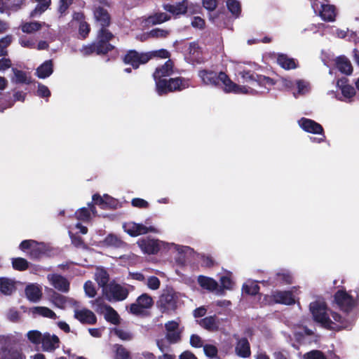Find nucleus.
<instances>
[{
  "mask_svg": "<svg viewBox=\"0 0 359 359\" xmlns=\"http://www.w3.org/2000/svg\"><path fill=\"white\" fill-rule=\"evenodd\" d=\"M241 78L248 83H256V76L257 74L251 70H243L239 73Z\"/></svg>",
  "mask_w": 359,
  "mask_h": 359,
  "instance_id": "49",
  "label": "nucleus"
},
{
  "mask_svg": "<svg viewBox=\"0 0 359 359\" xmlns=\"http://www.w3.org/2000/svg\"><path fill=\"white\" fill-rule=\"evenodd\" d=\"M236 354L241 358H248L250 356V345L247 338H241L236 346Z\"/></svg>",
  "mask_w": 359,
  "mask_h": 359,
  "instance_id": "24",
  "label": "nucleus"
},
{
  "mask_svg": "<svg viewBox=\"0 0 359 359\" xmlns=\"http://www.w3.org/2000/svg\"><path fill=\"white\" fill-rule=\"evenodd\" d=\"M165 337L170 344H175L181 340L180 333L177 331L168 332Z\"/></svg>",
  "mask_w": 359,
  "mask_h": 359,
  "instance_id": "61",
  "label": "nucleus"
},
{
  "mask_svg": "<svg viewBox=\"0 0 359 359\" xmlns=\"http://www.w3.org/2000/svg\"><path fill=\"white\" fill-rule=\"evenodd\" d=\"M256 83L261 87H271L276 83L274 79L264 75L258 74L256 76Z\"/></svg>",
  "mask_w": 359,
  "mask_h": 359,
  "instance_id": "41",
  "label": "nucleus"
},
{
  "mask_svg": "<svg viewBox=\"0 0 359 359\" xmlns=\"http://www.w3.org/2000/svg\"><path fill=\"white\" fill-rule=\"evenodd\" d=\"M50 299L52 302L58 308L63 309L65 308L67 299L65 296L57 293V292L52 290V293L50 294Z\"/></svg>",
  "mask_w": 359,
  "mask_h": 359,
  "instance_id": "36",
  "label": "nucleus"
},
{
  "mask_svg": "<svg viewBox=\"0 0 359 359\" xmlns=\"http://www.w3.org/2000/svg\"><path fill=\"white\" fill-rule=\"evenodd\" d=\"M125 231L132 237L146 234L149 232L156 233V229L154 226H147L142 224L128 222L123 226Z\"/></svg>",
  "mask_w": 359,
  "mask_h": 359,
  "instance_id": "10",
  "label": "nucleus"
},
{
  "mask_svg": "<svg viewBox=\"0 0 359 359\" xmlns=\"http://www.w3.org/2000/svg\"><path fill=\"white\" fill-rule=\"evenodd\" d=\"M334 302L344 312L349 313L355 306L354 298L344 290H339L334 294Z\"/></svg>",
  "mask_w": 359,
  "mask_h": 359,
  "instance_id": "8",
  "label": "nucleus"
},
{
  "mask_svg": "<svg viewBox=\"0 0 359 359\" xmlns=\"http://www.w3.org/2000/svg\"><path fill=\"white\" fill-rule=\"evenodd\" d=\"M27 338L30 342L39 345L41 344L43 335L39 330H31L27 332Z\"/></svg>",
  "mask_w": 359,
  "mask_h": 359,
  "instance_id": "46",
  "label": "nucleus"
},
{
  "mask_svg": "<svg viewBox=\"0 0 359 359\" xmlns=\"http://www.w3.org/2000/svg\"><path fill=\"white\" fill-rule=\"evenodd\" d=\"M310 311L313 315V320L320 323L322 327L329 330L339 331L343 325H335L327 313V304L323 302L316 301L309 305Z\"/></svg>",
  "mask_w": 359,
  "mask_h": 359,
  "instance_id": "3",
  "label": "nucleus"
},
{
  "mask_svg": "<svg viewBox=\"0 0 359 359\" xmlns=\"http://www.w3.org/2000/svg\"><path fill=\"white\" fill-rule=\"evenodd\" d=\"M173 62L168 60L164 65L157 67L153 74L156 82V90L159 95L181 91L189 87V79L179 76L169 79H163L172 73Z\"/></svg>",
  "mask_w": 359,
  "mask_h": 359,
  "instance_id": "2",
  "label": "nucleus"
},
{
  "mask_svg": "<svg viewBox=\"0 0 359 359\" xmlns=\"http://www.w3.org/2000/svg\"><path fill=\"white\" fill-rule=\"evenodd\" d=\"M169 34L170 32L168 30L160 28H155L149 31L147 33V36L149 38L164 39L166 38Z\"/></svg>",
  "mask_w": 359,
  "mask_h": 359,
  "instance_id": "45",
  "label": "nucleus"
},
{
  "mask_svg": "<svg viewBox=\"0 0 359 359\" xmlns=\"http://www.w3.org/2000/svg\"><path fill=\"white\" fill-rule=\"evenodd\" d=\"M336 65L338 70L346 75H350L353 72V67L350 60L345 56H339L336 60Z\"/></svg>",
  "mask_w": 359,
  "mask_h": 359,
  "instance_id": "26",
  "label": "nucleus"
},
{
  "mask_svg": "<svg viewBox=\"0 0 359 359\" xmlns=\"http://www.w3.org/2000/svg\"><path fill=\"white\" fill-rule=\"evenodd\" d=\"M278 64L285 69H292L297 67L293 58L288 57L286 55L280 54L277 57Z\"/></svg>",
  "mask_w": 359,
  "mask_h": 359,
  "instance_id": "34",
  "label": "nucleus"
},
{
  "mask_svg": "<svg viewBox=\"0 0 359 359\" xmlns=\"http://www.w3.org/2000/svg\"><path fill=\"white\" fill-rule=\"evenodd\" d=\"M340 81L337 82L338 86L340 87L342 95L347 98H351L355 95V88L351 85H340Z\"/></svg>",
  "mask_w": 359,
  "mask_h": 359,
  "instance_id": "48",
  "label": "nucleus"
},
{
  "mask_svg": "<svg viewBox=\"0 0 359 359\" xmlns=\"http://www.w3.org/2000/svg\"><path fill=\"white\" fill-rule=\"evenodd\" d=\"M154 305L152 297L147 293L140 295L135 303L130 306V312L135 316H140L144 313V310L150 309Z\"/></svg>",
  "mask_w": 359,
  "mask_h": 359,
  "instance_id": "9",
  "label": "nucleus"
},
{
  "mask_svg": "<svg viewBox=\"0 0 359 359\" xmlns=\"http://www.w3.org/2000/svg\"><path fill=\"white\" fill-rule=\"evenodd\" d=\"M60 339L55 334L50 335L46 332L43 334L41 344L44 351H53L60 346Z\"/></svg>",
  "mask_w": 359,
  "mask_h": 359,
  "instance_id": "16",
  "label": "nucleus"
},
{
  "mask_svg": "<svg viewBox=\"0 0 359 359\" xmlns=\"http://www.w3.org/2000/svg\"><path fill=\"white\" fill-rule=\"evenodd\" d=\"M170 19V16L167 13L158 12L149 15L146 22L148 25H156L168 21Z\"/></svg>",
  "mask_w": 359,
  "mask_h": 359,
  "instance_id": "31",
  "label": "nucleus"
},
{
  "mask_svg": "<svg viewBox=\"0 0 359 359\" xmlns=\"http://www.w3.org/2000/svg\"><path fill=\"white\" fill-rule=\"evenodd\" d=\"M224 86V90L226 93H236L241 91L240 86L233 83L229 76L223 72L219 73V86Z\"/></svg>",
  "mask_w": 359,
  "mask_h": 359,
  "instance_id": "19",
  "label": "nucleus"
},
{
  "mask_svg": "<svg viewBox=\"0 0 359 359\" xmlns=\"http://www.w3.org/2000/svg\"><path fill=\"white\" fill-rule=\"evenodd\" d=\"M114 334L121 340L130 341L133 339V334L122 329L114 328Z\"/></svg>",
  "mask_w": 359,
  "mask_h": 359,
  "instance_id": "56",
  "label": "nucleus"
},
{
  "mask_svg": "<svg viewBox=\"0 0 359 359\" xmlns=\"http://www.w3.org/2000/svg\"><path fill=\"white\" fill-rule=\"evenodd\" d=\"M25 292L27 298L32 302H39L42 297L41 290L34 284L28 285L25 287Z\"/></svg>",
  "mask_w": 359,
  "mask_h": 359,
  "instance_id": "27",
  "label": "nucleus"
},
{
  "mask_svg": "<svg viewBox=\"0 0 359 359\" xmlns=\"http://www.w3.org/2000/svg\"><path fill=\"white\" fill-rule=\"evenodd\" d=\"M13 72L15 75V82L16 83L29 84L32 83L31 77L27 76V74L25 72L19 70L16 68H13Z\"/></svg>",
  "mask_w": 359,
  "mask_h": 359,
  "instance_id": "37",
  "label": "nucleus"
},
{
  "mask_svg": "<svg viewBox=\"0 0 359 359\" xmlns=\"http://www.w3.org/2000/svg\"><path fill=\"white\" fill-rule=\"evenodd\" d=\"M16 290L15 283L8 278H0V292L5 295H11Z\"/></svg>",
  "mask_w": 359,
  "mask_h": 359,
  "instance_id": "29",
  "label": "nucleus"
},
{
  "mask_svg": "<svg viewBox=\"0 0 359 359\" xmlns=\"http://www.w3.org/2000/svg\"><path fill=\"white\" fill-rule=\"evenodd\" d=\"M95 25L98 27L95 40L84 45L80 53L84 57L93 55L106 56L109 53L116 50V46L111 42L115 35L108 29L111 25L112 19L108 10L100 5H94L92 8Z\"/></svg>",
  "mask_w": 359,
  "mask_h": 359,
  "instance_id": "1",
  "label": "nucleus"
},
{
  "mask_svg": "<svg viewBox=\"0 0 359 359\" xmlns=\"http://www.w3.org/2000/svg\"><path fill=\"white\" fill-rule=\"evenodd\" d=\"M70 238H71L72 244L74 247H76L77 248H84V249L87 248L86 245L84 243L83 239L80 236L71 233Z\"/></svg>",
  "mask_w": 359,
  "mask_h": 359,
  "instance_id": "55",
  "label": "nucleus"
},
{
  "mask_svg": "<svg viewBox=\"0 0 359 359\" xmlns=\"http://www.w3.org/2000/svg\"><path fill=\"white\" fill-rule=\"evenodd\" d=\"M259 286L255 283H252L250 285L244 284L243 285V292L251 296L257 295L259 293Z\"/></svg>",
  "mask_w": 359,
  "mask_h": 359,
  "instance_id": "50",
  "label": "nucleus"
},
{
  "mask_svg": "<svg viewBox=\"0 0 359 359\" xmlns=\"http://www.w3.org/2000/svg\"><path fill=\"white\" fill-rule=\"evenodd\" d=\"M178 297L172 289L163 290L156 302L158 309L162 313H170L177 306Z\"/></svg>",
  "mask_w": 359,
  "mask_h": 359,
  "instance_id": "4",
  "label": "nucleus"
},
{
  "mask_svg": "<svg viewBox=\"0 0 359 359\" xmlns=\"http://www.w3.org/2000/svg\"><path fill=\"white\" fill-rule=\"evenodd\" d=\"M221 286L223 289L231 290L233 287V283L231 278L227 276H223L220 278Z\"/></svg>",
  "mask_w": 359,
  "mask_h": 359,
  "instance_id": "64",
  "label": "nucleus"
},
{
  "mask_svg": "<svg viewBox=\"0 0 359 359\" xmlns=\"http://www.w3.org/2000/svg\"><path fill=\"white\" fill-rule=\"evenodd\" d=\"M299 125L304 131L307 133L322 135V137L320 138L311 137L312 142L320 143L323 142L324 139L325 138L323 126L315 121L303 117L299 121Z\"/></svg>",
  "mask_w": 359,
  "mask_h": 359,
  "instance_id": "7",
  "label": "nucleus"
},
{
  "mask_svg": "<svg viewBox=\"0 0 359 359\" xmlns=\"http://www.w3.org/2000/svg\"><path fill=\"white\" fill-rule=\"evenodd\" d=\"M198 76L205 85L219 86V74L208 69H201L198 72Z\"/></svg>",
  "mask_w": 359,
  "mask_h": 359,
  "instance_id": "18",
  "label": "nucleus"
},
{
  "mask_svg": "<svg viewBox=\"0 0 359 359\" xmlns=\"http://www.w3.org/2000/svg\"><path fill=\"white\" fill-rule=\"evenodd\" d=\"M76 216L79 220H88L90 217V210L87 208H81L76 212Z\"/></svg>",
  "mask_w": 359,
  "mask_h": 359,
  "instance_id": "59",
  "label": "nucleus"
},
{
  "mask_svg": "<svg viewBox=\"0 0 359 359\" xmlns=\"http://www.w3.org/2000/svg\"><path fill=\"white\" fill-rule=\"evenodd\" d=\"M109 280L108 273L104 269H101L96 273V281L102 287H105Z\"/></svg>",
  "mask_w": 359,
  "mask_h": 359,
  "instance_id": "42",
  "label": "nucleus"
},
{
  "mask_svg": "<svg viewBox=\"0 0 359 359\" xmlns=\"http://www.w3.org/2000/svg\"><path fill=\"white\" fill-rule=\"evenodd\" d=\"M51 95V93L48 88L41 83H39L37 95L42 98H48Z\"/></svg>",
  "mask_w": 359,
  "mask_h": 359,
  "instance_id": "60",
  "label": "nucleus"
},
{
  "mask_svg": "<svg viewBox=\"0 0 359 359\" xmlns=\"http://www.w3.org/2000/svg\"><path fill=\"white\" fill-rule=\"evenodd\" d=\"M51 285L57 290L62 292H68L70 290V283L64 276L60 274H53L48 278Z\"/></svg>",
  "mask_w": 359,
  "mask_h": 359,
  "instance_id": "17",
  "label": "nucleus"
},
{
  "mask_svg": "<svg viewBox=\"0 0 359 359\" xmlns=\"http://www.w3.org/2000/svg\"><path fill=\"white\" fill-rule=\"evenodd\" d=\"M24 0H0V13L8 11H17L21 8Z\"/></svg>",
  "mask_w": 359,
  "mask_h": 359,
  "instance_id": "23",
  "label": "nucleus"
},
{
  "mask_svg": "<svg viewBox=\"0 0 359 359\" xmlns=\"http://www.w3.org/2000/svg\"><path fill=\"white\" fill-rule=\"evenodd\" d=\"M84 290L86 292V294L89 297H94L96 294V290L95 288V286L90 280H88L84 284Z\"/></svg>",
  "mask_w": 359,
  "mask_h": 359,
  "instance_id": "58",
  "label": "nucleus"
},
{
  "mask_svg": "<svg viewBox=\"0 0 359 359\" xmlns=\"http://www.w3.org/2000/svg\"><path fill=\"white\" fill-rule=\"evenodd\" d=\"M267 285L277 286L283 284H292V277L290 273L287 271H280L276 273L273 276H270L267 280H264Z\"/></svg>",
  "mask_w": 359,
  "mask_h": 359,
  "instance_id": "13",
  "label": "nucleus"
},
{
  "mask_svg": "<svg viewBox=\"0 0 359 359\" xmlns=\"http://www.w3.org/2000/svg\"><path fill=\"white\" fill-rule=\"evenodd\" d=\"M139 245L142 250L148 255L157 254L160 250V246L157 240H142L139 242Z\"/></svg>",
  "mask_w": 359,
  "mask_h": 359,
  "instance_id": "21",
  "label": "nucleus"
},
{
  "mask_svg": "<svg viewBox=\"0 0 359 359\" xmlns=\"http://www.w3.org/2000/svg\"><path fill=\"white\" fill-rule=\"evenodd\" d=\"M304 359H327L325 353L320 350H312L304 355Z\"/></svg>",
  "mask_w": 359,
  "mask_h": 359,
  "instance_id": "51",
  "label": "nucleus"
},
{
  "mask_svg": "<svg viewBox=\"0 0 359 359\" xmlns=\"http://www.w3.org/2000/svg\"><path fill=\"white\" fill-rule=\"evenodd\" d=\"M74 318L82 324L95 325L97 323L96 316L88 309L75 310Z\"/></svg>",
  "mask_w": 359,
  "mask_h": 359,
  "instance_id": "15",
  "label": "nucleus"
},
{
  "mask_svg": "<svg viewBox=\"0 0 359 359\" xmlns=\"http://www.w3.org/2000/svg\"><path fill=\"white\" fill-rule=\"evenodd\" d=\"M34 311L37 314L43 317L55 319L56 318L55 313L48 307L37 306L34 308Z\"/></svg>",
  "mask_w": 359,
  "mask_h": 359,
  "instance_id": "44",
  "label": "nucleus"
},
{
  "mask_svg": "<svg viewBox=\"0 0 359 359\" xmlns=\"http://www.w3.org/2000/svg\"><path fill=\"white\" fill-rule=\"evenodd\" d=\"M270 298L276 304L292 305L295 303L293 293L291 291L276 290L272 292Z\"/></svg>",
  "mask_w": 359,
  "mask_h": 359,
  "instance_id": "12",
  "label": "nucleus"
},
{
  "mask_svg": "<svg viewBox=\"0 0 359 359\" xmlns=\"http://www.w3.org/2000/svg\"><path fill=\"white\" fill-rule=\"evenodd\" d=\"M147 55H149V60L153 57H159L163 59L169 58L170 57V53L166 49H160L158 50H153L147 52Z\"/></svg>",
  "mask_w": 359,
  "mask_h": 359,
  "instance_id": "47",
  "label": "nucleus"
},
{
  "mask_svg": "<svg viewBox=\"0 0 359 359\" xmlns=\"http://www.w3.org/2000/svg\"><path fill=\"white\" fill-rule=\"evenodd\" d=\"M53 72V63L52 60H46L36 70V75L39 79H46Z\"/></svg>",
  "mask_w": 359,
  "mask_h": 359,
  "instance_id": "25",
  "label": "nucleus"
},
{
  "mask_svg": "<svg viewBox=\"0 0 359 359\" xmlns=\"http://www.w3.org/2000/svg\"><path fill=\"white\" fill-rule=\"evenodd\" d=\"M188 50L189 55H191L192 58L197 63H201L203 62L202 50L197 41H192L189 43Z\"/></svg>",
  "mask_w": 359,
  "mask_h": 359,
  "instance_id": "30",
  "label": "nucleus"
},
{
  "mask_svg": "<svg viewBox=\"0 0 359 359\" xmlns=\"http://www.w3.org/2000/svg\"><path fill=\"white\" fill-rule=\"evenodd\" d=\"M131 204L135 208L146 209L149 207V203L144 199L140 198H135L132 200Z\"/></svg>",
  "mask_w": 359,
  "mask_h": 359,
  "instance_id": "62",
  "label": "nucleus"
},
{
  "mask_svg": "<svg viewBox=\"0 0 359 359\" xmlns=\"http://www.w3.org/2000/svg\"><path fill=\"white\" fill-rule=\"evenodd\" d=\"M93 203L98 205L101 209L106 210L104 195L101 196L99 194H95L92 197Z\"/></svg>",
  "mask_w": 359,
  "mask_h": 359,
  "instance_id": "63",
  "label": "nucleus"
},
{
  "mask_svg": "<svg viewBox=\"0 0 359 359\" xmlns=\"http://www.w3.org/2000/svg\"><path fill=\"white\" fill-rule=\"evenodd\" d=\"M164 10L171 13L175 18H177L181 15L187 14L189 10V3H185L184 1L177 2L175 4H165L163 6Z\"/></svg>",
  "mask_w": 359,
  "mask_h": 359,
  "instance_id": "14",
  "label": "nucleus"
},
{
  "mask_svg": "<svg viewBox=\"0 0 359 359\" xmlns=\"http://www.w3.org/2000/svg\"><path fill=\"white\" fill-rule=\"evenodd\" d=\"M106 313L104 314V319L115 325H118L120 324V316L118 314L117 311H115L111 306L105 305L104 306Z\"/></svg>",
  "mask_w": 359,
  "mask_h": 359,
  "instance_id": "32",
  "label": "nucleus"
},
{
  "mask_svg": "<svg viewBox=\"0 0 359 359\" xmlns=\"http://www.w3.org/2000/svg\"><path fill=\"white\" fill-rule=\"evenodd\" d=\"M198 324L201 327L209 332H217L219 330V320L217 317L214 316H210L201 319L198 321Z\"/></svg>",
  "mask_w": 359,
  "mask_h": 359,
  "instance_id": "20",
  "label": "nucleus"
},
{
  "mask_svg": "<svg viewBox=\"0 0 359 359\" xmlns=\"http://www.w3.org/2000/svg\"><path fill=\"white\" fill-rule=\"evenodd\" d=\"M19 248L23 252L29 250V257L34 260L41 259L48 251V247L44 243H39L34 240H24Z\"/></svg>",
  "mask_w": 359,
  "mask_h": 359,
  "instance_id": "5",
  "label": "nucleus"
},
{
  "mask_svg": "<svg viewBox=\"0 0 359 359\" xmlns=\"http://www.w3.org/2000/svg\"><path fill=\"white\" fill-rule=\"evenodd\" d=\"M198 283L203 289L211 292L215 290L218 287V283L215 280L202 275L198 277Z\"/></svg>",
  "mask_w": 359,
  "mask_h": 359,
  "instance_id": "28",
  "label": "nucleus"
},
{
  "mask_svg": "<svg viewBox=\"0 0 359 359\" xmlns=\"http://www.w3.org/2000/svg\"><path fill=\"white\" fill-rule=\"evenodd\" d=\"M114 359H132L130 352L123 345L116 344L113 346Z\"/></svg>",
  "mask_w": 359,
  "mask_h": 359,
  "instance_id": "35",
  "label": "nucleus"
},
{
  "mask_svg": "<svg viewBox=\"0 0 359 359\" xmlns=\"http://www.w3.org/2000/svg\"><path fill=\"white\" fill-rule=\"evenodd\" d=\"M15 103L10 93L2 95L0 97V112H3L5 109L11 108Z\"/></svg>",
  "mask_w": 359,
  "mask_h": 359,
  "instance_id": "39",
  "label": "nucleus"
},
{
  "mask_svg": "<svg viewBox=\"0 0 359 359\" xmlns=\"http://www.w3.org/2000/svg\"><path fill=\"white\" fill-rule=\"evenodd\" d=\"M104 242L106 245L116 248H123L126 245V243L120 237L113 233L107 235Z\"/></svg>",
  "mask_w": 359,
  "mask_h": 359,
  "instance_id": "33",
  "label": "nucleus"
},
{
  "mask_svg": "<svg viewBox=\"0 0 359 359\" xmlns=\"http://www.w3.org/2000/svg\"><path fill=\"white\" fill-rule=\"evenodd\" d=\"M161 285L160 280L158 277L151 276L149 277L147 281V287L153 290H156L159 288Z\"/></svg>",
  "mask_w": 359,
  "mask_h": 359,
  "instance_id": "57",
  "label": "nucleus"
},
{
  "mask_svg": "<svg viewBox=\"0 0 359 359\" xmlns=\"http://www.w3.org/2000/svg\"><path fill=\"white\" fill-rule=\"evenodd\" d=\"M105 293L107 298L111 300L119 302L126 299L128 296L127 288L119 284H111L105 288Z\"/></svg>",
  "mask_w": 359,
  "mask_h": 359,
  "instance_id": "11",
  "label": "nucleus"
},
{
  "mask_svg": "<svg viewBox=\"0 0 359 359\" xmlns=\"http://www.w3.org/2000/svg\"><path fill=\"white\" fill-rule=\"evenodd\" d=\"M42 27V23L39 22H25L21 25V30L24 33L32 34L40 30Z\"/></svg>",
  "mask_w": 359,
  "mask_h": 359,
  "instance_id": "38",
  "label": "nucleus"
},
{
  "mask_svg": "<svg viewBox=\"0 0 359 359\" xmlns=\"http://www.w3.org/2000/svg\"><path fill=\"white\" fill-rule=\"evenodd\" d=\"M19 43L24 48L30 49L36 48V40L33 38L27 37L25 36H22L19 39Z\"/></svg>",
  "mask_w": 359,
  "mask_h": 359,
  "instance_id": "52",
  "label": "nucleus"
},
{
  "mask_svg": "<svg viewBox=\"0 0 359 359\" xmlns=\"http://www.w3.org/2000/svg\"><path fill=\"white\" fill-rule=\"evenodd\" d=\"M226 6L232 15L238 17L241 12V6L239 1L236 0H227Z\"/></svg>",
  "mask_w": 359,
  "mask_h": 359,
  "instance_id": "43",
  "label": "nucleus"
},
{
  "mask_svg": "<svg viewBox=\"0 0 359 359\" xmlns=\"http://www.w3.org/2000/svg\"><path fill=\"white\" fill-rule=\"evenodd\" d=\"M149 57L147 53H140L131 49L126 51L122 57V61L125 65H130L133 69H137L141 65L147 64L149 61Z\"/></svg>",
  "mask_w": 359,
  "mask_h": 359,
  "instance_id": "6",
  "label": "nucleus"
},
{
  "mask_svg": "<svg viewBox=\"0 0 359 359\" xmlns=\"http://www.w3.org/2000/svg\"><path fill=\"white\" fill-rule=\"evenodd\" d=\"M12 266L16 271H23L29 268V262L25 258H13Z\"/></svg>",
  "mask_w": 359,
  "mask_h": 359,
  "instance_id": "40",
  "label": "nucleus"
},
{
  "mask_svg": "<svg viewBox=\"0 0 359 359\" xmlns=\"http://www.w3.org/2000/svg\"><path fill=\"white\" fill-rule=\"evenodd\" d=\"M205 355L210 358H217L218 353L217 348L212 344H205L203 346Z\"/></svg>",
  "mask_w": 359,
  "mask_h": 359,
  "instance_id": "53",
  "label": "nucleus"
},
{
  "mask_svg": "<svg viewBox=\"0 0 359 359\" xmlns=\"http://www.w3.org/2000/svg\"><path fill=\"white\" fill-rule=\"evenodd\" d=\"M90 32V26L86 21H82L79 24V34L82 39H86Z\"/></svg>",
  "mask_w": 359,
  "mask_h": 359,
  "instance_id": "54",
  "label": "nucleus"
},
{
  "mask_svg": "<svg viewBox=\"0 0 359 359\" xmlns=\"http://www.w3.org/2000/svg\"><path fill=\"white\" fill-rule=\"evenodd\" d=\"M319 15L325 22H333L336 18V10L333 5L322 4Z\"/></svg>",
  "mask_w": 359,
  "mask_h": 359,
  "instance_id": "22",
  "label": "nucleus"
}]
</instances>
